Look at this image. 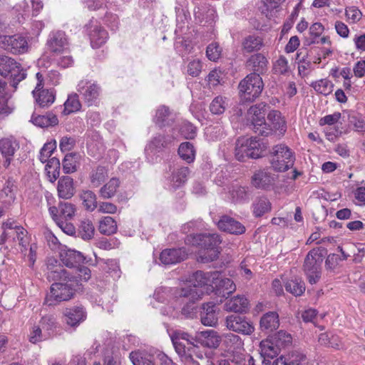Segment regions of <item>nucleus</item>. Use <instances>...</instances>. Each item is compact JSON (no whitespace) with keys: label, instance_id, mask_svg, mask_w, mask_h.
<instances>
[{"label":"nucleus","instance_id":"obj_1","mask_svg":"<svg viewBox=\"0 0 365 365\" xmlns=\"http://www.w3.org/2000/svg\"><path fill=\"white\" fill-rule=\"evenodd\" d=\"M170 338L175 351L184 363L202 365L198 360H200L202 364L208 362L205 352L200 349L193 336L189 334L175 331L170 335Z\"/></svg>","mask_w":365,"mask_h":365},{"label":"nucleus","instance_id":"obj_2","mask_svg":"<svg viewBox=\"0 0 365 365\" xmlns=\"http://www.w3.org/2000/svg\"><path fill=\"white\" fill-rule=\"evenodd\" d=\"M170 292L173 299L179 304H183L184 306L181 309V314L187 318H192L195 314V303L201 299L203 292L197 289H192L190 284H183L180 287L173 289L161 288L158 289L154 297L160 302L165 301V298L161 294Z\"/></svg>","mask_w":365,"mask_h":365},{"label":"nucleus","instance_id":"obj_3","mask_svg":"<svg viewBox=\"0 0 365 365\" xmlns=\"http://www.w3.org/2000/svg\"><path fill=\"white\" fill-rule=\"evenodd\" d=\"M221 242L219 235L216 233L191 234L185 239V244L203 249L198 257L202 263L212 262L218 258L220 252L218 246Z\"/></svg>","mask_w":365,"mask_h":365},{"label":"nucleus","instance_id":"obj_4","mask_svg":"<svg viewBox=\"0 0 365 365\" xmlns=\"http://www.w3.org/2000/svg\"><path fill=\"white\" fill-rule=\"evenodd\" d=\"M325 249L317 247L311 250L307 255L303 270L311 284H317L322 276V264L324 260Z\"/></svg>","mask_w":365,"mask_h":365},{"label":"nucleus","instance_id":"obj_5","mask_svg":"<svg viewBox=\"0 0 365 365\" xmlns=\"http://www.w3.org/2000/svg\"><path fill=\"white\" fill-rule=\"evenodd\" d=\"M294 160L293 152L285 144H279L272 148L269 162L274 170L284 172L293 166Z\"/></svg>","mask_w":365,"mask_h":365},{"label":"nucleus","instance_id":"obj_6","mask_svg":"<svg viewBox=\"0 0 365 365\" xmlns=\"http://www.w3.org/2000/svg\"><path fill=\"white\" fill-rule=\"evenodd\" d=\"M0 75L5 78H9L11 86L17 88L19 83L26 77V71L24 70L19 63L7 56H0Z\"/></svg>","mask_w":365,"mask_h":365},{"label":"nucleus","instance_id":"obj_7","mask_svg":"<svg viewBox=\"0 0 365 365\" xmlns=\"http://www.w3.org/2000/svg\"><path fill=\"white\" fill-rule=\"evenodd\" d=\"M74 292V281L68 279L54 282L51 286L50 292L46 296L45 303L53 306L61 302L68 301L73 297Z\"/></svg>","mask_w":365,"mask_h":365},{"label":"nucleus","instance_id":"obj_8","mask_svg":"<svg viewBox=\"0 0 365 365\" xmlns=\"http://www.w3.org/2000/svg\"><path fill=\"white\" fill-rule=\"evenodd\" d=\"M263 87L262 79L258 73L247 75L239 84L241 98L244 101H254L261 94Z\"/></svg>","mask_w":365,"mask_h":365},{"label":"nucleus","instance_id":"obj_9","mask_svg":"<svg viewBox=\"0 0 365 365\" xmlns=\"http://www.w3.org/2000/svg\"><path fill=\"white\" fill-rule=\"evenodd\" d=\"M267 107V104L260 103L251 106L247 111L252 130L262 136H268L272 133V128L265 122Z\"/></svg>","mask_w":365,"mask_h":365},{"label":"nucleus","instance_id":"obj_10","mask_svg":"<svg viewBox=\"0 0 365 365\" xmlns=\"http://www.w3.org/2000/svg\"><path fill=\"white\" fill-rule=\"evenodd\" d=\"M226 327L233 332L251 335L255 331L252 322L245 316L230 314L225 318Z\"/></svg>","mask_w":365,"mask_h":365},{"label":"nucleus","instance_id":"obj_11","mask_svg":"<svg viewBox=\"0 0 365 365\" xmlns=\"http://www.w3.org/2000/svg\"><path fill=\"white\" fill-rule=\"evenodd\" d=\"M77 91L81 95L84 103L91 106L97 103L101 88L96 82L84 79L78 83Z\"/></svg>","mask_w":365,"mask_h":365},{"label":"nucleus","instance_id":"obj_12","mask_svg":"<svg viewBox=\"0 0 365 365\" xmlns=\"http://www.w3.org/2000/svg\"><path fill=\"white\" fill-rule=\"evenodd\" d=\"M0 48L14 54L23 53L27 50V41L19 35L0 36Z\"/></svg>","mask_w":365,"mask_h":365},{"label":"nucleus","instance_id":"obj_13","mask_svg":"<svg viewBox=\"0 0 365 365\" xmlns=\"http://www.w3.org/2000/svg\"><path fill=\"white\" fill-rule=\"evenodd\" d=\"M277 180V175L270 172L268 168L259 169L252 176V185L257 189L271 190Z\"/></svg>","mask_w":365,"mask_h":365},{"label":"nucleus","instance_id":"obj_14","mask_svg":"<svg viewBox=\"0 0 365 365\" xmlns=\"http://www.w3.org/2000/svg\"><path fill=\"white\" fill-rule=\"evenodd\" d=\"M220 277L219 272H204L198 270L192 274L190 277V280L184 284H190L192 289H197L201 290L200 288L205 285H213L215 280H218Z\"/></svg>","mask_w":365,"mask_h":365},{"label":"nucleus","instance_id":"obj_15","mask_svg":"<svg viewBox=\"0 0 365 365\" xmlns=\"http://www.w3.org/2000/svg\"><path fill=\"white\" fill-rule=\"evenodd\" d=\"M19 149V143L13 138H4L0 140V153L4 160L3 166L8 168L10 165L14 153Z\"/></svg>","mask_w":365,"mask_h":365},{"label":"nucleus","instance_id":"obj_16","mask_svg":"<svg viewBox=\"0 0 365 365\" xmlns=\"http://www.w3.org/2000/svg\"><path fill=\"white\" fill-rule=\"evenodd\" d=\"M193 338L197 344L210 349L217 348L222 340L217 332L212 329L197 332Z\"/></svg>","mask_w":365,"mask_h":365},{"label":"nucleus","instance_id":"obj_17","mask_svg":"<svg viewBox=\"0 0 365 365\" xmlns=\"http://www.w3.org/2000/svg\"><path fill=\"white\" fill-rule=\"evenodd\" d=\"M217 225L220 230L230 234L237 235L245 232V227L241 222L228 215H222Z\"/></svg>","mask_w":365,"mask_h":365},{"label":"nucleus","instance_id":"obj_18","mask_svg":"<svg viewBox=\"0 0 365 365\" xmlns=\"http://www.w3.org/2000/svg\"><path fill=\"white\" fill-rule=\"evenodd\" d=\"M46 45L52 53H61L68 45V40L64 31H52L48 36Z\"/></svg>","mask_w":365,"mask_h":365},{"label":"nucleus","instance_id":"obj_19","mask_svg":"<svg viewBox=\"0 0 365 365\" xmlns=\"http://www.w3.org/2000/svg\"><path fill=\"white\" fill-rule=\"evenodd\" d=\"M187 253L185 248L165 249L160 255V262L165 264H173L180 262L187 258Z\"/></svg>","mask_w":365,"mask_h":365},{"label":"nucleus","instance_id":"obj_20","mask_svg":"<svg viewBox=\"0 0 365 365\" xmlns=\"http://www.w3.org/2000/svg\"><path fill=\"white\" fill-rule=\"evenodd\" d=\"M249 301L243 295H237L230 299L226 298L224 309L235 313H246L249 310Z\"/></svg>","mask_w":365,"mask_h":365},{"label":"nucleus","instance_id":"obj_21","mask_svg":"<svg viewBox=\"0 0 365 365\" xmlns=\"http://www.w3.org/2000/svg\"><path fill=\"white\" fill-rule=\"evenodd\" d=\"M200 315L201 322L203 325L215 327L218 321L217 313L216 312V304L214 302L203 303Z\"/></svg>","mask_w":365,"mask_h":365},{"label":"nucleus","instance_id":"obj_22","mask_svg":"<svg viewBox=\"0 0 365 365\" xmlns=\"http://www.w3.org/2000/svg\"><path fill=\"white\" fill-rule=\"evenodd\" d=\"M222 345L227 352L241 354L244 351V343L241 337L232 333L224 334L221 340Z\"/></svg>","mask_w":365,"mask_h":365},{"label":"nucleus","instance_id":"obj_23","mask_svg":"<svg viewBox=\"0 0 365 365\" xmlns=\"http://www.w3.org/2000/svg\"><path fill=\"white\" fill-rule=\"evenodd\" d=\"M4 237H12L13 241H17L22 252L27 250L29 245L28 232L22 227H10L4 230Z\"/></svg>","mask_w":365,"mask_h":365},{"label":"nucleus","instance_id":"obj_24","mask_svg":"<svg viewBox=\"0 0 365 365\" xmlns=\"http://www.w3.org/2000/svg\"><path fill=\"white\" fill-rule=\"evenodd\" d=\"M280 349L272 339L262 340L259 344V354L261 357L263 358L262 363L267 365L269 362V359H273L277 356Z\"/></svg>","mask_w":365,"mask_h":365},{"label":"nucleus","instance_id":"obj_25","mask_svg":"<svg viewBox=\"0 0 365 365\" xmlns=\"http://www.w3.org/2000/svg\"><path fill=\"white\" fill-rule=\"evenodd\" d=\"M66 323L71 327H76L84 321L86 317V312L81 307L66 308L63 312Z\"/></svg>","mask_w":365,"mask_h":365},{"label":"nucleus","instance_id":"obj_26","mask_svg":"<svg viewBox=\"0 0 365 365\" xmlns=\"http://www.w3.org/2000/svg\"><path fill=\"white\" fill-rule=\"evenodd\" d=\"M36 104L41 108H48L53 103L56 98V92L53 89L34 90L32 91Z\"/></svg>","mask_w":365,"mask_h":365},{"label":"nucleus","instance_id":"obj_27","mask_svg":"<svg viewBox=\"0 0 365 365\" xmlns=\"http://www.w3.org/2000/svg\"><path fill=\"white\" fill-rule=\"evenodd\" d=\"M61 260L64 265L71 268H76L84 263L86 257L83 255L73 250H68L61 253Z\"/></svg>","mask_w":365,"mask_h":365},{"label":"nucleus","instance_id":"obj_28","mask_svg":"<svg viewBox=\"0 0 365 365\" xmlns=\"http://www.w3.org/2000/svg\"><path fill=\"white\" fill-rule=\"evenodd\" d=\"M264 46L263 38L255 34L244 37L241 42L243 53L259 51Z\"/></svg>","mask_w":365,"mask_h":365},{"label":"nucleus","instance_id":"obj_29","mask_svg":"<svg viewBox=\"0 0 365 365\" xmlns=\"http://www.w3.org/2000/svg\"><path fill=\"white\" fill-rule=\"evenodd\" d=\"M58 195L62 199H70L75 193L73 180L69 176L61 177L57 186Z\"/></svg>","mask_w":365,"mask_h":365},{"label":"nucleus","instance_id":"obj_30","mask_svg":"<svg viewBox=\"0 0 365 365\" xmlns=\"http://www.w3.org/2000/svg\"><path fill=\"white\" fill-rule=\"evenodd\" d=\"M93 23V21H91L89 25H87L88 27H93L92 30L90 31L89 35L91 38V43L93 48H99L102 45H103L107 39H108V33L107 31L102 28L101 26L97 24L91 26V24Z\"/></svg>","mask_w":365,"mask_h":365},{"label":"nucleus","instance_id":"obj_31","mask_svg":"<svg viewBox=\"0 0 365 365\" xmlns=\"http://www.w3.org/2000/svg\"><path fill=\"white\" fill-rule=\"evenodd\" d=\"M248 146V155L250 158L257 159L262 157L267 149V143L257 137L246 138Z\"/></svg>","mask_w":365,"mask_h":365},{"label":"nucleus","instance_id":"obj_32","mask_svg":"<svg viewBox=\"0 0 365 365\" xmlns=\"http://www.w3.org/2000/svg\"><path fill=\"white\" fill-rule=\"evenodd\" d=\"M172 143V138L169 135L158 134L155 136L146 145L145 153L160 152L168 147Z\"/></svg>","mask_w":365,"mask_h":365},{"label":"nucleus","instance_id":"obj_33","mask_svg":"<svg viewBox=\"0 0 365 365\" xmlns=\"http://www.w3.org/2000/svg\"><path fill=\"white\" fill-rule=\"evenodd\" d=\"M259 324L261 329L267 333L277 329L279 326L278 314L275 312H269L264 314L261 317Z\"/></svg>","mask_w":365,"mask_h":365},{"label":"nucleus","instance_id":"obj_34","mask_svg":"<svg viewBox=\"0 0 365 365\" xmlns=\"http://www.w3.org/2000/svg\"><path fill=\"white\" fill-rule=\"evenodd\" d=\"M267 63L266 57L258 53L249 58L247 61V66L254 71L253 73H258L260 76L267 71Z\"/></svg>","mask_w":365,"mask_h":365},{"label":"nucleus","instance_id":"obj_35","mask_svg":"<svg viewBox=\"0 0 365 365\" xmlns=\"http://www.w3.org/2000/svg\"><path fill=\"white\" fill-rule=\"evenodd\" d=\"M31 121L40 128H48L55 126L58 123L57 116L53 113H47L46 115H33Z\"/></svg>","mask_w":365,"mask_h":365},{"label":"nucleus","instance_id":"obj_36","mask_svg":"<svg viewBox=\"0 0 365 365\" xmlns=\"http://www.w3.org/2000/svg\"><path fill=\"white\" fill-rule=\"evenodd\" d=\"M213 284L217 287V293L225 298H228L229 295L236 289L233 281L229 278H219L218 280H215V283H213Z\"/></svg>","mask_w":365,"mask_h":365},{"label":"nucleus","instance_id":"obj_37","mask_svg":"<svg viewBox=\"0 0 365 365\" xmlns=\"http://www.w3.org/2000/svg\"><path fill=\"white\" fill-rule=\"evenodd\" d=\"M49 213L52 217L53 220L56 222L58 226L66 234L72 235L76 232V228L73 225L71 222H68V220H61L58 217V209L55 206H50L48 208Z\"/></svg>","mask_w":365,"mask_h":365},{"label":"nucleus","instance_id":"obj_38","mask_svg":"<svg viewBox=\"0 0 365 365\" xmlns=\"http://www.w3.org/2000/svg\"><path fill=\"white\" fill-rule=\"evenodd\" d=\"M252 207L254 215L259 217L271 210L272 204L266 197L261 196L255 200Z\"/></svg>","mask_w":365,"mask_h":365},{"label":"nucleus","instance_id":"obj_39","mask_svg":"<svg viewBox=\"0 0 365 365\" xmlns=\"http://www.w3.org/2000/svg\"><path fill=\"white\" fill-rule=\"evenodd\" d=\"M120 180L117 178H112L99 190L100 197L103 199H110L115 196L120 187Z\"/></svg>","mask_w":365,"mask_h":365},{"label":"nucleus","instance_id":"obj_40","mask_svg":"<svg viewBox=\"0 0 365 365\" xmlns=\"http://www.w3.org/2000/svg\"><path fill=\"white\" fill-rule=\"evenodd\" d=\"M190 174L187 167H180L173 171L171 179V186L176 189L185 183Z\"/></svg>","mask_w":365,"mask_h":365},{"label":"nucleus","instance_id":"obj_41","mask_svg":"<svg viewBox=\"0 0 365 365\" xmlns=\"http://www.w3.org/2000/svg\"><path fill=\"white\" fill-rule=\"evenodd\" d=\"M130 359L133 365H155L154 356L147 352L132 351L130 354Z\"/></svg>","mask_w":365,"mask_h":365},{"label":"nucleus","instance_id":"obj_42","mask_svg":"<svg viewBox=\"0 0 365 365\" xmlns=\"http://www.w3.org/2000/svg\"><path fill=\"white\" fill-rule=\"evenodd\" d=\"M118 226L115 220L110 217H103L99 221L98 230L101 234L111 235L117 232Z\"/></svg>","mask_w":365,"mask_h":365},{"label":"nucleus","instance_id":"obj_43","mask_svg":"<svg viewBox=\"0 0 365 365\" xmlns=\"http://www.w3.org/2000/svg\"><path fill=\"white\" fill-rule=\"evenodd\" d=\"M180 157L188 163H192L195 158L194 145L190 142L182 143L178 148Z\"/></svg>","mask_w":365,"mask_h":365},{"label":"nucleus","instance_id":"obj_44","mask_svg":"<svg viewBox=\"0 0 365 365\" xmlns=\"http://www.w3.org/2000/svg\"><path fill=\"white\" fill-rule=\"evenodd\" d=\"M108 178V170L103 166L97 167L90 175L91 182L95 187L100 186Z\"/></svg>","mask_w":365,"mask_h":365},{"label":"nucleus","instance_id":"obj_45","mask_svg":"<svg viewBox=\"0 0 365 365\" xmlns=\"http://www.w3.org/2000/svg\"><path fill=\"white\" fill-rule=\"evenodd\" d=\"M42 329L45 331L46 338L52 336L57 328L56 319L53 315H46L40 321Z\"/></svg>","mask_w":365,"mask_h":365},{"label":"nucleus","instance_id":"obj_46","mask_svg":"<svg viewBox=\"0 0 365 365\" xmlns=\"http://www.w3.org/2000/svg\"><path fill=\"white\" fill-rule=\"evenodd\" d=\"M228 106L227 98L222 96L215 97L210 104V111L213 115H221L224 113Z\"/></svg>","mask_w":365,"mask_h":365},{"label":"nucleus","instance_id":"obj_47","mask_svg":"<svg viewBox=\"0 0 365 365\" xmlns=\"http://www.w3.org/2000/svg\"><path fill=\"white\" fill-rule=\"evenodd\" d=\"M47 161L45 169L48 178H50V181L53 182L57 180L60 175V161L56 158H51Z\"/></svg>","mask_w":365,"mask_h":365},{"label":"nucleus","instance_id":"obj_48","mask_svg":"<svg viewBox=\"0 0 365 365\" xmlns=\"http://www.w3.org/2000/svg\"><path fill=\"white\" fill-rule=\"evenodd\" d=\"M58 209V217L61 220H71L75 215L76 209L73 204L68 202H60Z\"/></svg>","mask_w":365,"mask_h":365},{"label":"nucleus","instance_id":"obj_49","mask_svg":"<svg viewBox=\"0 0 365 365\" xmlns=\"http://www.w3.org/2000/svg\"><path fill=\"white\" fill-rule=\"evenodd\" d=\"M81 103L79 101L77 93H72L68 96L66 101L64 103V110L63 113L68 115L73 112L80 110Z\"/></svg>","mask_w":365,"mask_h":365},{"label":"nucleus","instance_id":"obj_50","mask_svg":"<svg viewBox=\"0 0 365 365\" xmlns=\"http://www.w3.org/2000/svg\"><path fill=\"white\" fill-rule=\"evenodd\" d=\"M284 287L287 292L295 296H301L305 291L304 282L300 279L288 280Z\"/></svg>","mask_w":365,"mask_h":365},{"label":"nucleus","instance_id":"obj_51","mask_svg":"<svg viewBox=\"0 0 365 365\" xmlns=\"http://www.w3.org/2000/svg\"><path fill=\"white\" fill-rule=\"evenodd\" d=\"M95 232V227L92 222L89 220L81 221L78 228V235L83 240H91L93 238Z\"/></svg>","mask_w":365,"mask_h":365},{"label":"nucleus","instance_id":"obj_52","mask_svg":"<svg viewBox=\"0 0 365 365\" xmlns=\"http://www.w3.org/2000/svg\"><path fill=\"white\" fill-rule=\"evenodd\" d=\"M235 155L240 161H245L246 158H250L248 155V146L246 138H240L236 141Z\"/></svg>","mask_w":365,"mask_h":365},{"label":"nucleus","instance_id":"obj_53","mask_svg":"<svg viewBox=\"0 0 365 365\" xmlns=\"http://www.w3.org/2000/svg\"><path fill=\"white\" fill-rule=\"evenodd\" d=\"M81 199L87 210L93 211L97 207L98 202L96 195L93 191H83L81 194Z\"/></svg>","mask_w":365,"mask_h":365},{"label":"nucleus","instance_id":"obj_54","mask_svg":"<svg viewBox=\"0 0 365 365\" xmlns=\"http://www.w3.org/2000/svg\"><path fill=\"white\" fill-rule=\"evenodd\" d=\"M312 86L317 93L327 96L332 92L334 84L327 79H321L312 83Z\"/></svg>","mask_w":365,"mask_h":365},{"label":"nucleus","instance_id":"obj_55","mask_svg":"<svg viewBox=\"0 0 365 365\" xmlns=\"http://www.w3.org/2000/svg\"><path fill=\"white\" fill-rule=\"evenodd\" d=\"M78 155L76 153H70L65 155L63 160V170L65 173H71L76 170Z\"/></svg>","mask_w":365,"mask_h":365},{"label":"nucleus","instance_id":"obj_56","mask_svg":"<svg viewBox=\"0 0 365 365\" xmlns=\"http://www.w3.org/2000/svg\"><path fill=\"white\" fill-rule=\"evenodd\" d=\"M47 278L49 280L61 282L71 279L67 271L63 266H56V269L47 272Z\"/></svg>","mask_w":365,"mask_h":365},{"label":"nucleus","instance_id":"obj_57","mask_svg":"<svg viewBox=\"0 0 365 365\" xmlns=\"http://www.w3.org/2000/svg\"><path fill=\"white\" fill-rule=\"evenodd\" d=\"M349 122L353 130L360 133L362 135L365 133V119L359 114H352L349 116Z\"/></svg>","mask_w":365,"mask_h":365},{"label":"nucleus","instance_id":"obj_58","mask_svg":"<svg viewBox=\"0 0 365 365\" xmlns=\"http://www.w3.org/2000/svg\"><path fill=\"white\" fill-rule=\"evenodd\" d=\"M267 119L272 124V130H285V122L281 118L279 111L271 110L267 115Z\"/></svg>","mask_w":365,"mask_h":365},{"label":"nucleus","instance_id":"obj_59","mask_svg":"<svg viewBox=\"0 0 365 365\" xmlns=\"http://www.w3.org/2000/svg\"><path fill=\"white\" fill-rule=\"evenodd\" d=\"M272 69L275 74L286 75L289 71L287 59L284 56H280L274 63Z\"/></svg>","mask_w":365,"mask_h":365},{"label":"nucleus","instance_id":"obj_60","mask_svg":"<svg viewBox=\"0 0 365 365\" xmlns=\"http://www.w3.org/2000/svg\"><path fill=\"white\" fill-rule=\"evenodd\" d=\"M272 339L280 349L292 343L291 335L282 330L278 331Z\"/></svg>","mask_w":365,"mask_h":365},{"label":"nucleus","instance_id":"obj_61","mask_svg":"<svg viewBox=\"0 0 365 365\" xmlns=\"http://www.w3.org/2000/svg\"><path fill=\"white\" fill-rule=\"evenodd\" d=\"M206 8L205 7H195L194 9V16L195 20L198 21V23L202 24L203 22H208V16H212L214 11L212 9H208L205 13Z\"/></svg>","mask_w":365,"mask_h":365},{"label":"nucleus","instance_id":"obj_62","mask_svg":"<svg viewBox=\"0 0 365 365\" xmlns=\"http://www.w3.org/2000/svg\"><path fill=\"white\" fill-rule=\"evenodd\" d=\"M170 111L169 108L166 106H161L158 109L155 115V123L160 128L168 125L167 118L169 116Z\"/></svg>","mask_w":365,"mask_h":365},{"label":"nucleus","instance_id":"obj_63","mask_svg":"<svg viewBox=\"0 0 365 365\" xmlns=\"http://www.w3.org/2000/svg\"><path fill=\"white\" fill-rule=\"evenodd\" d=\"M221 52L222 48L217 43H212L206 48V56L212 61H216L219 59Z\"/></svg>","mask_w":365,"mask_h":365},{"label":"nucleus","instance_id":"obj_64","mask_svg":"<svg viewBox=\"0 0 365 365\" xmlns=\"http://www.w3.org/2000/svg\"><path fill=\"white\" fill-rule=\"evenodd\" d=\"M202 68V63L199 59H195L190 62H189L187 65V73L192 76L197 77L198 76Z\"/></svg>","mask_w":365,"mask_h":365}]
</instances>
